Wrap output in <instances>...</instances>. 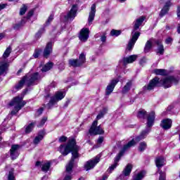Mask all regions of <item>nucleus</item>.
I'll use <instances>...</instances> for the list:
<instances>
[{
	"instance_id": "1",
	"label": "nucleus",
	"mask_w": 180,
	"mask_h": 180,
	"mask_svg": "<svg viewBox=\"0 0 180 180\" xmlns=\"http://www.w3.org/2000/svg\"><path fill=\"white\" fill-rule=\"evenodd\" d=\"M79 146L77 145V139L74 136H70L67 143L61 144L59 146V152L63 157H67L71 153L72 157L68 164L66 165V172L71 174L75 164V160L79 158Z\"/></svg>"
},
{
	"instance_id": "2",
	"label": "nucleus",
	"mask_w": 180,
	"mask_h": 180,
	"mask_svg": "<svg viewBox=\"0 0 180 180\" xmlns=\"http://www.w3.org/2000/svg\"><path fill=\"white\" fill-rule=\"evenodd\" d=\"M136 117L140 120H146V126L148 129H150V127L154 126V123H155V111L153 110L148 113L144 109L141 108L137 112Z\"/></svg>"
},
{
	"instance_id": "3",
	"label": "nucleus",
	"mask_w": 180,
	"mask_h": 180,
	"mask_svg": "<svg viewBox=\"0 0 180 180\" xmlns=\"http://www.w3.org/2000/svg\"><path fill=\"white\" fill-rule=\"evenodd\" d=\"M15 105H17L15 106ZM26 105V101H23V96H17L14 97L9 103L8 105L15 106L14 109L11 110V115L15 116L18 115L19 110Z\"/></svg>"
},
{
	"instance_id": "4",
	"label": "nucleus",
	"mask_w": 180,
	"mask_h": 180,
	"mask_svg": "<svg viewBox=\"0 0 180 180\" xmlns=\"http://www.w3.org/2000/svg\"><path fill=\"white\" fill-rule=\"evenodd\" d=\"M179 77L169 75L160 79V86H162L164 89H168V88H171L172 85H178V84H179Z\"/></svg>"
},
{
	"instance_id": "5",
	"label": "nucleus",
	"mask_w": 180,
	"mask_h": 180,
	"mask_svg": "<svg viewBox=\"0 0 180 180\" xmlns=\"http://www.w3.org/2000/svg\"><path fill=\"white\" fill-rule=\"evenodd\" d=\"M85 63H86V56L84 53H82L79 56V58L70 59L68 60V64L70 67H73L74 68H77L78 67H82L85 64Z\"/></svg>"
},
{
	"instance_id": "6",
	"label": "nucleus",
	"mask_w": 180,
	"mask_h": 180,
	"mask_svg": "<svg viewBox=\"0 0 180 180\" xmlns=\"http://www.w3.org/2000/svg\"><path fill=\"white\" fill-rule=\"evenodd\" d=\"M160 87H161V80L160 79V77L156 76L150 79L148 85L143 87V91H153L154 88Z\"/></svg>"
},
{
	"instance_id": "7",
	"label": "nucleus",
	"mask_w": 180,
	"mask_h": 180,
	"mask_svg": "<svg viewBox=\"0 0 180 180\" xmlns=\"http://www.w3.org/2000/svg\"><path fill=\"white\" fill-rule=\"evenodd\" d=\"M19 148H20V145L13 144L10 149V157L12 161H15L19 157Z\"/></svg>"
},
{
	"instance_id": "8",
	"label": "nucleus",
	"mask_w": 180,
	"mask_h": 180,
	"mask_svg": "<svg viewBox=\"0 0 180 180\" xmlns=\"http://www.w3.org/2000/svg\"><path fill=\"white\" fill-rule=\"evenodd\" d=\"M77 12H78V6L77 4H74L70 11L68 13V15L64 16L65 22H68L69 19H75Z\"/></svg>"
},
{
	"instance_id": "9",
	"label": "nucleus",
	"mask_w": 180,
	"mask_h": 180,
	"mask_svg": "<svg viewBox=\"0 0 180 180\" xmlns=\"http://www.w3.org/2000/svg\"><path fill=\"white\" fill-rule=\"evenodd\" d=\"M136 144H137V143L136 142L134 139H132L127 144H124L123 146V147L120 150L118 154L123 157L124 155V153H126V151H127V150H129V148H131V147H134V146H136Z\"/></svg>"
},
{
	"instance_id": "10",
	"label": "nucleus",
	"mask_w": 180,
	"mask_h": 180,
	"mask_svg": "<svg viewBox=\"0 0 180 180\" xmlns=\"http://www.w3.org/2000/svg\"><path fill=\"white\" fill-rule=\"evenodd\" d=\"M119 83V79H113L110 81V84L107 86L105 89L106 96H109L113 92L116 85Z\"/></svg>"
},
{
	"instance_id": "11",
	"label": "nucleus",
	"mask_w": 180,
	"mask_h": 180,
	"mask_svg": "<svg viewBox=\"0 0 180 180\" xmlns=\"http://www.w3.org/2000/svg\"><path fill=\"white\" fill-rule=\"evenodd\" d=\"M78 37L80 41H88V39H89V28H82L79 33Z\"/></svg>"
},
{
	"instance_id": "12",
	"label": "nucleus",
	"mask_w": 180,
	"mask_h": 180,
	"mask_svg": "<svg viewBox=\"0 0 180 180\" xmlns=\"http://www.w3.org/2000/svg\"><path fill=\"white\" fill-rule=\"evenodd\" d=\"M46 134H47L46 129H43L39 130L37 133V136H36L33 140V144L34 146H38V144H40V141L44 139Z\"/></svg>"
},
{
	"instance_id": "13",
	"label": "nucleus",
	"mask_w": 180,
	"mask_h": 180,
	"mask_svg": "<svg viewBox=\"0 0 180 180\" xmlns=\"http://www.w3.org/2000/svg\"><path fill=\"white\" fill-rule=\"evenodd\" d=\"M52 53H53V42L49 41L46 44L44 49L43 58L47 60V58H49L50 56H51Z\"/></svg>"
},
{
	"instance_id": "14",
	"label": "nucleus",
	"mask_w": 180,
	"mask_h": 180,
	"mask_svg": "<svg viewBox=\"0 0 180 180\" xmlns=\"http://www.w3.org/2000/svg\"><path fill=\"white\" fill-rule=\"evenodd\" d=\"M171 6H172L171 0L167 1L159 13L160 18H164V16L166 15L168 12H169Z\"/></svg>"
},
{
	"instance_id": "15",
	"label": "nucleus",
	"mask_w": 180,
	"mask_h": 180,
	"mask_svg": "<svg viewBox=\"0 0 180 180\" xmlns=\"http://www.w3.org/2000/svg\"><path fill=\"white\" fill-rule=\"evenodd\" d=\"M99 161H101L100 158H96L94 160L87 161L84 165V169L89 171V169H92V168H95V165H96Z\"/></svg>"
},
{
	"instance_id": "16",
	"label": "nucleus",
	"mask_w": 180,
	"mask_h": 180,
	"mask_svg": "<svg viewBox=\"0 0 180 180\" xmlns=\"http://www.w3.org/2000/svg\"><path fill=\"white\" fill-rule=\"evenodd\" d=\"M160 126L163 130H169L172 127V120L171 118L163 119L160 124Z\"/></svg>"
},
{
	"instance_id": "17",
	"label": "nucleus",
	"mask_w": 180,
	"mask_h": 180,
	"mask_svg": "<svg viewBox=\"0 0 180 180\" xmlns=\"http://www.w3.org/2000/svg\"><path fill=\"white\" fill-rule=\"evenodd\" d=\"M122 156L118 153L116 157L114 158V163L109 167L108 171L109 174H112L115 169H116L117 165H119V162L120 161Z\"/></svg>"
},
{
	"instance_id": "18",
	"label": "nucleus",
	"mask_w": 180,
	"mask_h": 180,
	"mask_svg": "<svg viewBox=\"0 0 180 180\" xmlns=\"http://www.w3.org/2000/svg\"><path fill=\"white\" fill-rule=\"evenodd\" d=\"M39 78H40V75L39 74V72H36L32 73L30 75V79L28 80L27 79V86H32V85H33V84H34L36 81H38Z\"/></svg>"
},
{
	"instance_id": "19",
	"label": "nucleus",
	"mask_w": 180,
	"mask_h": 180,
	"mask_svg": "<svg viewBox=\"0 0 180 180\" xmlns=\"http://www.w3.org/2000/svg\"><path fill=\"white\" fill-rule=\"evenodd\" d=\"M155 44L158 46L156 54L164 56V53H165V49H164V45L162 44V40L157 39L156 41H155Z\"/></svg>"
},
{
	"instance_id": "20",
	"label": "nucleus",
	"mask_w": 180,
	"mask_h": 180,
	"mask_svg": "<svg viewBox=\"0 0 180 180\" xmlns=\"http://www.w3.org/2000/svg\"><path fill=\"white\" fill-rule=\"evenodd\" d=\"M144 20H146V16L144 15H142L136 20L135 23L134 25L132 33L134 32H137V30L140 29V26L143 25V22H144Z\"/></svg>"
},
{
	"instance_id": "21",
	"label": "nucleus",
	"mask_w": 180,
	"mask_h": 180,
	"mask_svg": "<svg viewBox=\"0 0 180 180\" xmlns=\"http://www.w3.org/2000/svg\"><path fill=\"white\" fill-rule=\"evenodd\" d=\"M90 136H101L102 134H105V130L102 129L101 125H98L94 128V129H91L89 132Z\"/></svg>"
},
{
	"instance_id": "22",
	"label": "nucleus",
	"mask_w": 180,
	"mask_h": 180,
	"mask_svg": "<svg viewBox=\"0 0 180 180\" xmlns=\"http://www.w3.org/2000/svg\"><path fill=\"white\" fill-rule=\"evenodd\" d=\"M96 13V4H94L91 6V11L88 18L89 23H92L95 20V14Z\"/></svg>"
},
{
	"instance_id": "23",
	"label": "nucleus",
	"mask_w": 180,
	"mask_h": 180,
	"mask_svg": "<svg viewBox=\"0 0 180 180\" xmlns=\"http://www.w3.org/2000/svg\"><path fill=\"white\" fill-rule=\"evenodd\" d=\"M155 162L158 169H161L165 165V158L164 156H158L155 158Z\"/></svg>"
},
{
	"instance_id": "24",
	"label": "nucleus",
	"mask_w": 180,
	"mask_h": 180,
	"mask_svg": "<svg viewBox=\"0 0 180 180\" xmlns=\"http://www.w3.org/2000/svg\"><path fill=\"white\" fill-rule=\"evenodd\" d=\"M137 60V55H131L129 57L123 58V64L124 65H127V64H131Z\"/></svg>"
},
{
	"instance_id": "25",
	"label": "nucleus",
	"mask_w": 180,
	"mask_h": 180,
	"mask_svg": "<svg viewBox=\"0 0 180 180\" xmlns=\"http://www.w3.org/2000/svg\"><path fill=\"white\" fill-rule=\"evenodd\" d=\"M26 81H27V75L23 76L21 79L19 81L18 84H15V89L17 91H19L23 88L25 84H26Z\"/></svg>"
},
{
	"instance_id": "26",
	"label": "nucleus",
	"mask_w": 180,
	"mask_h": 180,
	"mask_svg": "<svg viewBox=\"0 0 180 180\" xmlns=\"http://www.w3.org/2000/svg\"><path fill=\"white\" fill-rule=\"evenodd\" d=\"M133 169V165L131 164H127L124 169L122 171L124 176H130L131 171Z\"/></svg>"
},
{
	"instance_id": "27",
	"label": "nucleus",
	"mask_w": 180,
	"mask_h": 180,
	"mask_svg": "<svg viewBox=\"0 0 180 180\" xmlns=\"http://www.w3.org/2000/svg\"><path fill=\"white\" fill-rule=\"evenodd\" d=\"M57 102L63 101L65 98V93L63 91H57L54 96H52Z\"/></svg>"
},
{
	"instance_id": "28",
	"label": "nucleus",
	"mask_w": 180,
	"mask_h": 180,
	"mask_svg": "<svg viewBox=\"0 0 180 180\" xmlns=\"http://www.w3.org/2000/svg\"><path fill=\"white\" fill-rule=\"evenodd\" d=\"M44 33H46V27L43 26V27L39 28V30L35 33L34 39H36V40L41 39V36H43Z\"/></svg>"
},
{
	"instance_id": "29",
	"label": "nucleus",
	"mask_w": 180,
	"mask_h": 180,
	"mask_svg": "<svg viewBox=\"0 0 180 180\" xmlns=\"http://www.w3.org/2000/svg\"><path fill=\"white\" fill-rule=\"evenodd\" d=\"M25 25H26V20L25 18H22L19 22L13 25V29H14V30H19L21 27H23Z\"/></svg>"
},
{
	"instance_id": "30",
	"label": "nucleus",
	"mask_w": 180,
	"mask_h": 180,
	"mask_svg": "<svg viewBox=\"0 0 180 180\" xmlns=\"http://www.w3.org/2000/svg\"><path fill=\"white\" fill-rule=\"evenodd\" d=\"M53 67H54V63L53 62H48L42 67L41 71V72H47V71H50Z\"/></svg>"
},
{
	"instance_id": "31",
	"label": "nucleus",
	"mask_w": 180,
	"mask_h": 180,
	"mask_svg": "<svg viewBox=\"0 0 180 180\" xmlns=\"http://www.w3.org/2000/svg\"><path fill=\"white\" fill-rule=\"evenodd\" d=\"M36 125V122H33L30 123L27 127H25V134H30L33 131V129H34V126Z\"/></svg>"
},
{
	"instance_id": "32",
	"label": "nucleus",
	"mask_w": 180,
	"mask_h": 180,
	"mask_svg": "<svg viewBox=\"0 0 180 180\" xmlns=\"http://www.w3.org/2000/svg\"><path fill=\"white\" fill-rule=\"evenodd\" d=\"M8 68H9V63L6 62L1 63L0 65V76L3 75L4 72H6Z\"/></svg>"
},
{
	"instance_id": "33",
	"label": "nucleus",
	"mask_w": 180,
	"mask_h": 180,
	"mask_svg": "<svg viewBox=\"0 0 180 180\" xmlns=\"http://www.w3.org/2000/svg\"><path fill=\"white\" fill-rule=\"evenodd\" d=\"M50 168H51V162L48 161L42 165L41 170L42 171V172H45L46 174L49 172V171H50Z\"/></svg>"
},
{
	"instance_id": "34",
	"label": "nucleus",
	"mask_w": 180,
	"mask_h": 180,
	"mask_svg": "<svg viewBox=\"0 0 180 180\" xmlns=\"http://www.w3.org/2000/svg\"><path fill=\"white\" fill-rule=\"evenodd\" d=\"M153 72L155 75H161L162 77H167L168 75L165 69H155Z\"/></svg>"
},
{
	"instance_id": "35",
	"label": "nucleus",
	"mask_w": 180,
	"mask_h": 180,
	"mask_svg": "<svg viewBox=\"0 0 180 180\" xmlns=\"http://www.w3.org/2000/svg\"><path fill=\"white\" fill-rule=\"evenodd\" d=\"M151 49H153V42L151 40H148L145 44L143 51L146 53H150V51H151Z\"/></svg>"
},
{
	"instance_id": "36",
	"label": "nucleus",
	"mask_w": 180,
	"mask_h": 180,
	"mask_svg": "<svg viewBox=\"0 0 180 180\" xmlns=\"http://www.w3.org/2000/svg\"><path fill=\"white\" fill-rule=\"evenodd\" d=\"M106 113H108V108L104 107L101 110H100L98 115H97L96 120H100V119H102V117H103Z\"/></svg>"
},
{
	"instance_id": "37",
	"label": "nucleus",
	"mask_w": 180,
	"mask_h": 180,
	"mask_svg": "<svg viewBox=\"0 0 180 180\" xmlns=\"http://www.w3.org/2000/svg\"><path fill=\"white\" fill-rule=\"evenodd\" d=\"M146 150H147V143L146 141L141 142L138 146V150L139 153H143Z\"/></svg>"
},
{
	"instance_id": "38",
	"label": "nucleus",
	"mask_w": 180,
	"mask_h": 180,
	"mask_svg": "<svg viewBox=\"0 0 180 180\" xmlns=\"http://www.w3.org/2000/svg\"><path fill=\"white\" fill-rule=\"evenodd\" d=\"M56 104L57 101L55 100V98L53 96L51 97L49 102L46 104L47 109H53V107Z\"/></svg>"
},
{
	"instance_id": "39",
	"label": "nucleus",
	"mask_w": 180,
	"mask_h": 180,
	"mask_svg": "<svg viewBox=\"0 0 180 180\" xmlns=\"http://www.w3.org/2000/svg\"><path fill=\"white\" fill-rule=\"evenodd\" d=\"M131 34H132V37L130 40L136 43V41L139 40V37H140V35L141 34V33H140V32L135 31L134 32H131Z\"/></svg>"
},
{
	"instance_id": "40",
	"label": "nucleus",
	"mask_w": 180,
	"mask_h": 180,
	"mask_svg": "<svg viewBox=\"0 0 180 180\" xmlns=\"http://www.w3.org/2000/svg\"><path fill=\"white\" fill-rule=\"evenodd\" d=\"M53 20H54V15L51 14L49 16L48 20L46 21V22L44 24L43 26L44 27H47V26H50L51 25V22H53Z\"/></svg>"
},
{
	"instance_id": "41",
	"label": "nucleus",
	"mask_w": 180,
	"mask_h": 180,
	"mask_svg": "<svg viewBox=\"0 0 180 180\" xmlns=\"http://www.w3.org/2000/svg\"><path fill=\"white\" fill-rule=\"evenodd\" d=\"M144 176H146V171L142 170L136 174V176L134 178V180H141L143 178H144Z\"/></svg>"
},
{
	"instance_id": "42",
	"label": "nucleus",
	"mask_w": 180,
	"mask_h": 180,
	"mask_svg": "<svg viewBox=\"0 0 180 180\" xmlns=\"http://www.w3.org/2000/svg\"><path fill=\"white\" fill-rule=\"evenodd\" d=\"M130 88H131V82H128L122 89V94H127L130 91Z\"/></svg>"
},
{
	"instance_id": "43",
	"label": "nucleus",
	"mask_w": 180,
	"mask_h": 180,
	"mask_svg": "<svg viewBox=\"0 0 180 180\" xmlns=\"http://www.w3.org/2000/svg\"><path fill=\"white\" fill-rule=\"evenodd\" d=\"M42 51L41 49H35L32 57H34V58H39Z\"/></svg>"
},
{
	"instance_id": "44",
	"label": "nucleus",
	"mask_w": 180,
	"mask_h": 180,
	"mask_svg": "<svg viewBox=\"0 0 180 180\" xmlns=\"http://www.w3.org/2000/svg\"><path fill=\"white\" fill-rule=\"evenodd\" d=\"M120 34H122V30H112L110 31L111 36H115V37H117V36H120Z\"/></svg>"
},
{
	"instance_id": "45",
	"label": "nucleus",
	"mask_w": 180,
	"mask_h": 180,
	"mask_svg": "<svg viewBox=\"0 0 180 180\" xmlns=\"http://www.w3.org/2000/svg\"><path fill=\"white\" fill-rule=\"evenodd\" d=\"M11 51H12V49L11 47H8L3 54L4 58H8V57L11 56Z\"/></svg>"
},
{
	"instance_id": "46",
	"label": "nucleus",
	"mask_w": 180,
	"mask_h": 180,
	"mask_svg": "<svg viewBox=\"0 0 180 180\" xmlns=\"http://www.w3.org/2000/svg\"><path fill=\"white\" fill-rule=\"evenodd\" d=\"M159 180H167V173L162 172V170L159 171Z\"/></svg>"
},
{
	"instance_id": "47",
	"label": "nucleus",
	"mask_w": 180,
	"mask_h": 180,
	"mask_svg": "<svg viewBox=\"0 0 180 180\" xmlns=\"http://www.w3.org/2000/svg\"><path fill=\"white\" fill-rule=\"evenodd\" d=\"M136 44V42L134 41L129 40L128 45L127 46V49H128L129 51H131L133 50V47H134V45Z\"/></svg>"
},
{
	"instance_id": "48",
	"label": "nucleus",
	"mask_w": 180,
	"mask_h": 180,
	"mask_svg": "<svg viewBox=\"0 0 180 180\" xmlns=\"http://www.w3.org/2000/svg\"><path fill=\"white\" fill-rule=\"evenodd\" d=\"M27 11V6H26L25 4H23L22 7L20 9V16H23V15H25V13H26Z\"/></svg>"
},
{
	"instance_id": "49",
	"label": "nucleus",
	"mask_w": 180,
	"mask_h": 180,
	"mask_svg": "<svg viewBox=\"0 0 180 180\" xmlns=\"http://www.w3.org/2000/svg\"><path fill=\"white\" fill-rule=\"evenodd\" d=\"M33 15H34V10L31 9L28 11L26 17H24L23 19H27V20H29L30 19V18H32V16H33Z\"/></svg>"
},
{
	"instance_id": "50",
	"label": "nucleus",
	"mask_w": 180,
	"mask_h": 180,
	"mask_svg": "<svg viewBox=\"0 0 180 180\" xmlns=\"http://www.w3.org/2000/svg\"><path fill=\"white\" fill-rule=\"evenodd\" d=\"M98 127V120H95L92 124H91V126L90 127L89 129V133L90 131H91V130H94L95 129V127Z\"/></svg>"
},
{
	"instance_id": "51",
	"label": "nucleus",
	"mask_w": 180,
	"mask_h": 180,
	"mask_svg": "<svg viewBox=\"0 0 180 180\" xmlns=\"http://www.w3.org/2000/svg\"><path fill=\"white\" fill-rule=\"evenodd\" d=\"M8 180H16L13 171L8 172Z\"/></svg>"
},
{
	"instance_id": "52",
	"label": "nucleus",
	"mask_w": 180,
	"mask_h": 180,
	"mask_svg": "<svg viewBox=\"0 0 180 180\" xmlns=\"http://www.w3.org/2000/svg\"><path fill=\"white\" fill-rule=\"evenodd\" d=\"M148 133H150L148 130H143L141 132L139 136L144 140V139L147 137V134H148Z\"/></svg>"
},
{
	"instance_id": "53",
	"label": "nucleus",
	"mask_w": 180,
	"mask_h": 180,
	"mask_svg": "<svg viewBox=\"0 0 180 180\" xmlns=\"http://www.w3.org/2000/svg\"><path fill=\"white\" fill-rule=\"evenodd\" d=\"M46 122H47V117H43L39 123V126H38V127H43L46 123Z\"/></svg>"
},
{
	"instance_id": "54",
	"label": "nucleus",
	"mask_w": 180,
	"mask_h": 180,
	"mask_svg": "<svg viewBox=\"0 0 180 180\" xmlns=\"http://www.w3.org/2000/svg\"><path fill=\"white\" fill-rule=\"evenodd\" d=\"M68 140V138L65 136H62L59 138L58 141L59 143H65Z\"/></svg>"
},
{
	"instance_id": "55",
	"label": "nucleus",
	"mask_w": 180,
	"mask_h": 180,
	"mask_svg": "<svg viewBox=\"0 0 180 180\" xmlns=\"http://www.w3.org/2000/svg\"><path fill=\"white\" fill-rule=\"evenodd\" d=\"M174 41V39L172 37H169L165 39L166 44H172V42Z\"/></svg>"
},
{
	"instance_id": "56",
	"label": "nucleus",
	"mask_w": 180,
	"mask_h": 180,
	"mask_svg": "<svg viewBox=\"0 0 180 180\" xmlns=\"http://www.w3.org/2000/svg\"><path fill=\"white\" fill-rule=\"evenodd\" d=\"M105 140V137L103 136H99L97 139V144H102Z\"/></svg>"
},
{
	"instance_id": "57",
	"label": "nucleus",
	"mask_w": 180,
	"mask_h": 180,
	"mask_svg": "<svg viewBox=\"0 0 180 180\" xmlns=\"http://www.w3.org/2000/svg\"><path fill=\"white\" fill-rule=\"evenodd\" d=\"M43 112H44V108L41 107L37 110V112L38 113V115L40 116L41 115H43Z\"/></svg>"
},
{
	"instance_id": "58",
	"label": "nucleus",
	"mask_w": 180,
	"mask_h": 180,
	"mask_svg": "<svg viewBox=\"0 0 180 180\" xmlns=\"http://www.w3.org/2000/svg\"><path fill=\"white\" fill-rule=\"evenodd\" d=\"M71 102V99L68 98L67 101L65 102L64 105H63V108L65 109L66 108H68V105H70Z\"/></svg>"
},
{
	"instance_id": "59",
	"label": "nucleus",
	"mask_w": 180,
	"mask_h": 180,
	"mask_svg": "<svg viewBox=\"0 0 180 180\" xmlns=\"http://www.w3.org/2000/svg\"><path fill=\"white\" fill-rule=\"evenodd\" d=\"M141 140H143V139L140 135L135 137L136 143H139V141H141Z\"/></svg>"
},
{
	"instance_id": "60",
	"label": "nucleus",
	"mask_w": 180,
	"mask_h": 180,
	"mask_svg": "<svg viewBox=\"0 0 180 180\" xmlns=\"http://www.w3.org/2000/svg\"><path fill=\"white\" fill-rule=\"evenodd\" d=\"M8 6V4H0V12Z\"/></svg>"
},
{
	"instance_id": "61",
	"label": "nucleus",
	"mask_w": 180,
	"mask_h": 180,
	"mask_svg": "<svg viewBox=\"0 0 180 180\" xmlns=\"http://www.w3.org/2000/svg\"><path fill=\"white\" fill-rule=\"evenodd\" d=\"M101 40L103 43H105L106 41V34L104 33L101 37Z\"/></svg>"
},
{
	"instance_id": "62",
	"label": "nucleus",
	"mask_w": 180,
	"mask_h": 180,
	"mask_svg": "<svg viewBox=\"0 0 180 180\" xmlns=\"http://www.w3.org/2000/svg\"><path fill=\"white\" fill-rule=\"evenodd\" d=\"M176 15L177 18H180V6H177Z\"/></svg>"
},
{
	"instance_id": "63",
	"label": "nucleus",
	"mask_w": 180,
	"mask_h": 180,
	"mask_svg": "<svg viewBox=\"0 0 180 180\" xmlns=\"http://www.w3.org/2000/svg\"><path fill=\"white\" fill-rule=\"evenodd\" d=\"M72 176L71 175H66L63 180H72Z\"/></svg>"
},
{
	"instance_id": "64",
	"label": "nucleus",
	"mask_w": 180,
	"mask_h": 180,
	"mask_svg": "<svg viewBox=\"0 0 180 180\" xmlns=\"http://www.w3.org/2000/svg\"><path fill=\"white\" fill-rule=\"evenodd\" d=\"M35 167H41V161H37L35 163Z\"/></svg>"
}]
</instances>
